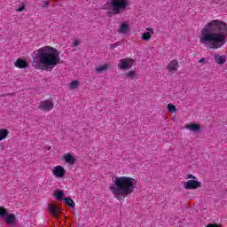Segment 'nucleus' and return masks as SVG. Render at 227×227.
<instances>
[{
    "mask_svg": "<svg viewBox=\"0 0 227 227\" xmlns=\"http://www.w3.org/2000/svg\"><path fill=\"white\" fill-rule=\"evenodd\" d=\"M54 198L57 200H65L67 197L65 196V192L63 191L56 190L54 192Z\"/></svg>",
    "mask_w": 227,
    "mask_h": 227,
    "instance_id": "nucleus-17",
    "label": "nucleus"
},
{
    "mask_svg": "<svg viewBox=\"0 0 227 227\" xmlns=\"http://www.w3.org/2000/svg\"><path fill=\"white\" fill-rule=\"evenodd\" d=\"M7 136H8V129H0V141H3V139H6Z\"/></svg>",
    "mask_w": 227,
    "mask_h": 227,
    "instance_id": "nucleus-19",
    "label": "nucleus"
},
{
    "mask_svg": "<svg viewBox=\"0 0 227 227\" xmlns=\"http://www.w3.org/2000/svg\"><path fill=\"white\" fill-rule=\"evenodd\" d=\"M50 3L51 2L49 0L45 1L44 4L43 5V8H47V6H49Z\"/></svg>",
    "mask_w": 227,
    "mask_h": 227,
    "instance_id": "nucleus-28",
    "label": "nucleus"
},
{
    "mask_svg": "<svg viewBox=\"0 0 227 227\" xmlns=\"http://www.w3.org/2000/svg\"><path fill=\"white\" fill-rule=\"evenodd\" d=\"M64 160H66V162H67V164H71L72 166H74V164H75V158H74V156H72V154L68 153L66 154L64 156Z\"/></svg>",
    "mask_w": 227,
    "mask_h": 227,
    "instance_id": "nucleus-15",
    "label": "nucleus"
},
{
    "mask_svg": "<svg viewBox=\"0 0 227 227\" xmlns=\"http://www.w3.org/2000/svg\"><path fill=\"white\" fill-rule=\"evenodd\" d=\"M188 178H192L193 180H195L196 176H194L193 175H188Z\"/></svg>",
    "mask_w": 227,
    "mask_h": 227,
    "instance_id": "nucleus-31",
    "label": "nucleus"
},
{
    "mask_svg": "<svg viewBox=\"0 0 227 227\" xmlns=\"http://www.w3.org/2000/svg\"><path fill=\"white\" fill-rule=\"evenodd\" d=\"M14 65L17 67V68H27V62L20 59H18Z\"/></svg>",
    "mask_w": 227,
    "mask_h": 227,
    "instance_id": "nucleus-14",
    "label": "nucleus"
},
{
    "mask_svg": "<svg viewBox=\"0 0 227 227\" xmlns=\"http://www.w3.org/2000/svg\"><path fill=\"white\" fill-rule=\"evenodd\" d=\"M152 38V34L150 32H145L142 35L143 40H150Z\"/></svg>",
    "mask_w": 227,
    "mask_h": 227,
    "instance_id": "nucleus-24",
    "label": "nucleus"
},
{
    "mask_svg": "<svg viewBox=\"0 0 227 227\" xmlns=\"http://www.w3.org/2000/svg\"><path fill=\"white\" fill-rule=\"evenodd\" d=\"M129 0H110L104 5L105 10H111L107 12V16L112 18L113 15H120L123 13L129 7Z\"/></svg>",
    "mask_w": 227,
    "mask_h": 227,
    "instance_id": "nucleus-4",
    "label": "nucleus"
},
{
    "mask_svg": "<svg viewBox=\"0 0 227 227\" xmlns=\"http://www.w3.org/2000/svg\"><path fill=\"white\" fill-rule=\"evenodd\" d=\"M227 24L219 20L206 23L200 31V43L209 49H221L227 42Z\"/></svg>",
    "mask_w": 227,
    "mask_h": 227,
    "instance_id": "nucleus-1",
    "label": "nucleus"
},
{
    "mask_svg": "<svg viewBox=\"0 0 227 227\" xmlns=\"http://www.w3.org/2000/svg\"><path fill=\"white\" fill-rule=\"evenodd\" d=\"M7 224H14L15 221H17V217L13 214L7 213L6 217L4 218Z\"/></svg>",
    "mask_w": 227,
    "mask_h": 227,
    "instance_id": "nucleus-12",
    "label": "nucleus"
},
{
    "mask_svg": "<svg viewBox=\"0 0 227 227\" xmlns=\"http://www.w3.org/2000/svg\"><path fill=\"white\" fill-rule=\"evenodd\" d=\"M64 201L66 202V205H69L71 208H74L75 207V202H74V200L70 198H66Z\"/></svg>",
    "mask_w": 227,
    "mask_h": 227,
    "instance_id": "nucleus-21",
    "label": "nucleus"
},
{
    "mask_svg": "<svg viewBox=\"0 0 227 227\" xmlns=\"http://www.w3.org/2000/svg\"><path fill=\"white\" fill-rule=\"evenodd\" d=\"M215 63L218 65H224L226 63V57L221 56V55H215Z\"/></svg>",
    "mask_w": 227,
    "mask_h": 227,
    "instance_id": "nucleus-16",
    "label": "nucleus"
},
{
    "mask_svg": "<svg viewBox=\"0 0 227 227\" xmlns=\"http://www.w3.org/2000/svg\"><path fill=\"white\" fill-rule=\"evenodd\" d=\"M61 63L59 51L51 46H43L37 51L33 57L32 67L36 70H46L51 72L55 67Z\"/></svg>",
    "mask_w": 227,
    "mask_h": 227,
    "instance_id": "nucleus-2",
    "label": "nucleus"
},
{
    "mask_svg": "<svg viewBox=\"0 0 227 227\" xmlns=\"http://www.w3.org/2000/svg\"><path fill=\"white\" fill-rule=\"evenodd\" d=\"M134 65V59L125 58L121 59L118 64V68L121 70H129V68H132V66Z\"/></svg>",
    "mask_w": 227,
    "mask_h": 227,
    "instance_id": "nucleus-5",
    "label": "nucleus"
},
{
    "mask_svg": "<svg viewBox=\"0 0 227 227\" xmlns=\"http://www.w3.org/2000/svg\"><path fill=\"white\" fill-rule=\"evenodd\" d=\"M184 189L192 190L198 189V187H201V183L196 180H189L184 183Z\"/></svg>",
    "mask_w": 227,
    "mask_h": 227,
    "instance_id": "nucleus-7",
    "label": "nucleus"
},
{
    "mask_svg": "<svg viewBox=\"0 0 227 227\" xmlns=\"http://www.w3.org/2000/svg\"><path fill=\"white\" fill-rule=\"evenodd\" d=\"M111 68V65L109 63L98 66L95 68V72L98 74H104V72H107Z\"/></svg>",
    "mask_w": 227,
    "mask_h": 227,
    "instance_id": "nucleus-9",
    "label": "nucleus"
},
{
    "mask_svg": "<svg viewBox=\"0 0 227 227\" xmlns=\"http://www.w3.org/2000/svg\"><path fill=\"white\" fill-rule=\"evenodd\" d=\"M65 168L61 166H57L52 170V174L58 178H63V176H65Z\"/></svg>",
    "mask_w": 227,
    "mask_h": 227,
    "instance_id": "nucleus-8",
    "label": "nucleus"
},
{
    "mask_svg": "<svg viewBox=\"0 0 227 227\" xmlns=\"http://www.w3.org/2000/svg\"><path fill=\"white\" fill-rule=\"evenodd\" d=\"M167 107H168V110L170 112V113H175L176 111V106H175V105H173V104H168V106H167Z\"/></svg>",
    "mask_w": 227,
    "mask_h": 227,
    "instance_id": "nucleus-23",
    "label": "nucleus"
},
{
    "mask_svg": "<svg viewBox=\"0 0 227 227\" xmlns=\"http://www.w3.org/2000/svg\"><path fill=\"white\" fill-rule=\"evenodd\" d=\"M179 67L180 65H178V62L176 60H171L167 66V70H168V72H176Z\"/></svg>",
    "mask_w": 227,
    "mask_h": 227,
    "instance_id": "nucleus-10",
    "label": "nucleus"
},
{
    "mask_svg": "<svg viewBox=\"0 0 227 227\" xmlns=\"http://www.w3.org/2000/svg\"><path fill=\"white\" fill-rule=\"evenodd\" d=\"M79 87V82L78 81H73L69 84V90H76V88Z\"/></svg>",
    "mask_w": 227,
    "mask_h": 227,
    "instance_id": "nucleus-22",
    "label": "nucleus"
},
{
    "mask_svg": "<svg viewBox=\"0 0 227 227\" xmlns=\"http://www.w3.org/2000/svg\"><path fill=\"white\" fill-rule=\"evenodd\" d=\"M6 215H8V210L4 207H0V219L6 218Z\"/></svg>",
    "mask_w": 227,
    "mask_h": 227,
    "instance_id": "nucleus-18",
    "label": "nucleus"
},
{
    "mask_svg": "<svg viewBox=\"0 0 227 227\" xmlns=\"http://www.w3.org/2000/svg\"><path fill=\"white\" fill-rule=\"evenodd\" d=\"M38 109H41V111H52L54 109V103L51 100H43L41 101Z\"/></svg>",
    "mask_w": 227,
    "mask_h": 227,
    "instance_id": "nucleus-6",
    "label": "nucleus"
},
{
    "mask_svg": "<svg viewBox=\"0 0 227 227\" xmlns=\"http://www.w3.org/2000/svg\"><path fill=\"white\" fill-rule=\"evenodd\" d=\"M77 45H79V41L78 40H74L73 43V46L74 47H77Z\"/></svg>",
    "mask_w": 227,
    "mask_h": 227,
    "instance_id": "nucleus-29",
    "label": "nucleus"
},
{
    "mask_svg": "<svg viewBox=\"0 0 227 227\" xmlns=\"http://www.w3.org/2000/svg\"><path fill=\"white\" fill-rule=\"evenodd\" d=\"M24 10H25V6L22 5L21 7L18 8V9L16 10V12H19L20 13V12H24Z\"/></svg>",
    "mask_w": 227,
    "mask_h": 227,
    "instance_id": "nucleus-27",
    "label": "nucleus"
},
{
    "mask_svg": "<svg viewBox=\"0 0 227 227\" xmlns=\"http://www.w3.org/2000/svg\"><path fill=\"white\" fill-rule=\"evenodd\" d=\"M185 129L192 130V132H200L201 130V126L197 123H192L185 126Z\"/></svg>",
    "mask_w": 227,
    "mask_h": 227,
    "instance_id": "nucleus-11",
    "label": "nucleus"
},
{
    "mask_svg": "<svg viewBox=\"0 0 227 227\" xmlns=\"http://www.w3.org/2000/svg\"><path fill=\"white\" fill-rule=\"evenodd\" d=\"M115 47H118L117 43H114V44L111 45V49H115Z\"/></svg>",
    "mask_w": 227,
    "mask_h": 227,
    "instance_id": "nucleus-30",
    "label": "nucleus"
},
{
    "mask_svg": "<svg viewBox=\"0 0 227 227\" xmlns=\"http://www.w3.org/2000/svg\"><path fill=\"white\" fill-rule=\"evenodd\" d=\"M114 184L110 185V191L116 200L127 198L132 194L136 189V179L127 176H115L113 178Z\"/></svg>",
    "mask_w": 227,
    "mask_h": 227,
    "instance_id": "nucleus-3",
    "label": "nucleus"
},
{
    "mask_svg": "<svg viewBox=\"0 0 227 227\" xmlns=\"http://www.w3.org/2000/svg\"><path fill=\"white\" fill-rule=\"evenodd\" d=\"M50 212L53 217H58L61 212V207L59 206L50 207Z\"/></svg>",
    "mask_w": 227,
    "mask_h": 227,
    "instance_id": "nucleus-13",
    "label": "nucleus"
},
{
    "mask_svg": "<svg viewBox=\"0 0 227 227\" xmlns=\"http://www.w3.org/2000/svg\"><path fill=\"white\" fill-rule=\"evenodd\" d=\"M136 75V72L134 71H129L128 74H127V77H134Z\"/></svg>",
    "mask_w": 227,
    "mask_h": 227,
    "instance_id": "nucleus-25",
    "label": "nucleus"
},
{
    "mask_svg": "<svg viewBox=\"0 0 227 227\" xmlns=\"http://www.w3.org/2000/svg\"><path fill=\"white\" fill-rule=\"evenodd\" d=\"M205 61V59H200V60H199V63H203Z\"/></svg>",
    "mask_w": 227,
    "mask_h": 227,
    "instance_id": "nucleus-32",
    "label": "nucleus"
},
{
    "mask_svg": "<svg viewBox=\"0 0 227 227\" xmlns=\"http://www.w3.org/2000/svg\"><path fill=\"white\" fill-rule=\"evenodd\" d=\"M127 31H129V24L127 23H122L121 25L120 29L118 30L119 33H126Z\"/></svg>",
    "mask_w": 227,
    "mask_h": 227,
    "instance_id": "nucleus-20",
    "label": "nucleus"
},
{
    "mask_svg": "<svg viewBox=\"0 0 227 227\" xmlns=\"http://www.w3.org/2000/svg\"><path fill=\"white\" fill-rule=\"evenodd\" d=\"M148 29V31H151V33H153V29H152V28H147Z\"/></svg>",
    "mask_w": 227,
    "mask_h": 227,
    "instance_id": "nucleus-33",
    "label": "nucleus"
},
{
    "mask_svg": "<svg viewBox=\"0 0 227 227\" xmlns=\"http://www.w3.org/2000/svg\"><path fill=\"white\" fill-rule=\"evenodd\" d=\"M206 227H221V226H219V224L217 223H210V224H207Z\"/></svg>",
    "mask_w": 227,
    "mask_h": 227,
    "instance_id": "nucleus-26",
    "label": "nucleus"
}]
</instances>
